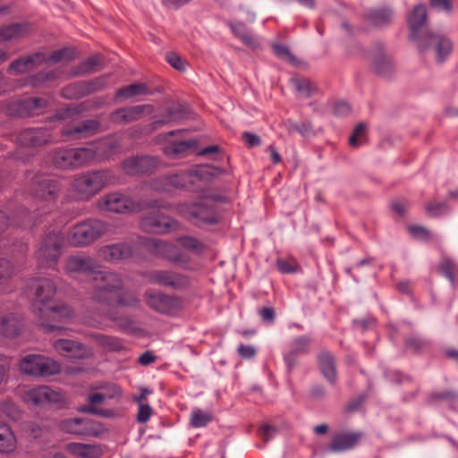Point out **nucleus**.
<instances>
[{
	"label": "nucleus",
	"instance_id": "f257e3e1",
	"mask_svg": "<svg viewBox=\"0 0 458 458\" xmlns=\"http://www.w3.org/2000/svg\"><path fill=\"white\" fill-rule=\"evenodd\" d=\"M92 289L90 299L95 303L106 307H123L138 309L140 307V299L136 292L123 291L124 282L118 273L99 270L92 276Z\"/></svg>",
	"mask_w": 458,
	"mask_h": 458
},
{
	"label": "nucleus",
	"instance_id": "f03ea898",
	"mask_svg": "<svg viewBox=\"0 0 458 458\" xmlns=\"http://www.w3.org/2000/svg\"><path fill=\"white\" fill-rule=\"evenodd\" d=\"M427 21V9L424 4L414 6L412 13L408 17V25L411 30V38L416 41L420 53L423 55L434 54L438 63H443L451 54L453 45L450 39L442 34L425 32L420 33V29Z\"/></svg>",
	"mask_w": 458,
	"mask_h": 458
},
{
	"label": "nucleus",
	"instance_id": "7ed1b4c3",
	"mask_svg": "<svg viewBox=\"0 0 458 458\" xmlns=\"http://www.w3.org/2000/svg\"><path fill=\"white\" fill-rule=\"evenodd\" d=\"M115 182L116 177L110 170L81 172L72 176L64 199L67 201L87 202Z\"/></svg>",
	"mask_w": 458,
	"mask_h": 458
},
{
	"label": "nucleus",
	"instance_id": "20e7f679",
	"mask_svg": "<svg viewBox=\"0 0 458 458\" xmlns=\"http://www.w3.org/2000/svg\"><path fill=\"white\" fill-rule=\"evenodd\" d=\"M26 286L28 294L32 299L31 310L35 316L36 324L45 333L60 329L55 325H48L45 318L46 308L50 306L49 303L56 293V285L54 281L46 277L30 278Z\"/></svg>",
	"mask_w": 458,
	"mask_h": 458
},
{
	"label": "nucleus",
	"instance_id": "39448f33",
	"mask_svg": "<svg viewBox=\"0 0 458 458\" xmlns=\"http://www.w3.org/2000/svg\"><path fill=\"white\" fill-rule=\"evenodd\" d=\"M109 231V225L99 219H87L71 228L68 240L73 247H85L96 242Z\"/></svg>",
	"mask_w": 458,
	"mask_h": 458
},
{
	"label": "nucleus",
	"instance_id": "423d86ee",
	"mask_svg": "<svg viewBox=\"0 0 458 458\" xmlns=\"http://www.w3.org/2000/svg\"><path fill=\"white\" fill-rule=\"evenodd\" d=\"M94 161V153L89 148H57L52 152L54 165L61 170H75Z\"/></svg>",
	"mask_w": 458,
	"mask_h": 458
},
{
	"label": "nucleus",
	"instance_id": "0eeeda50",
	"mask_svg": "<svg viewBox=\"0 0 458 458\" xmlns=\"http://www.w3.org/2000/svg\"><path fill=\"white\" fill-rule=\"evenodd\" d=\"M223 171L214 165H202L194 168L174 174L168 175L170 188L188 189L193 187L197 182H207L212 178L220 175Z\"/></svg>",
	"mask_w": 458,
	"mask_h": 458
},
{
	"label": "nucleus",
	"instance_id": "6e6552de",
	"mask_svg": "<svg viewBox=\"0 0 458 458\" xmlns=\"http://www.w3.org/2000/svg\"><path fill=\"white\" fill-rule=\"evenodd\" d=\"M64 245V235L61 231H52L41 240L36 252V258L40 267H52L62 255Z\"/></svg>",
	"mask_w": 458,
	"mask_h": 458
},
{
	"label": "nucleus",
	"instance_id": "1a4fd4ad",
	"mask_svg": "<svg viewBox=\"0 0 458 458\" xmlns=\"http://www.w3.org/2000/svg\"><path fill=\"white\" fill-rule=\"evenodd\" d=\"M20 369L22 374L47 377L61 372V365L55 360L40 354H28L20 361Z\"/></svg>",
	"mask_w": 458,
	"mask_h": 458
},
{
	"label": "nucleus",
	"instance_id": "9d476101",
	"mask_svg": "<svg viewBox=\"0 0 458 458\" xmlns=\"http://www.w3.org/2000/svg\"><path fill=\"white\" fill-rule=\"evenodd\" d=\"M148 282L178 292L187 291L191 286V278L186 274L170 269H156L146 274Z\"/></svg>",
	"mask_w": 458,
	"mask_h": 458
},
{
	"label": "nucleus",
	"instance_id": "9b49d317",
	"mask_svg": "<svg viewBox=\"0 0 458 458\" xmlns=\"http://www.w3.org/2000/svg\"><path fill=\"white\" fill-rule=\"evenodd\" d=\"M176 209L180 215L197 225H216L220 221L219 215L205 199L179 204Z\"/></svg>",
	"mask_w": 458,
	"mask_h": 458
},
{
	"label": "nucleus",
	"instance_id": "f8f14e48",
	"mask_svg": "<svg viewBox=\"0 0 458 458\" xmlns=\"http://www.w3.org/2000/svg\"><path fill=\"white\" fill-rule=\"evenodd\" d=\"M97 208L101 211L115 214H127L141 210L139 203L121 191H113L101 196L97 201Z\"/></svg>",
	"mask_w": 458,
	"mask_h": 458
},
{
	"label": "nucleus",
	"instance_id": "ddd939ff",
	"mask_svg": "<svg viewBox=\"0 0 458 458\" xmlns=\"http://www.w3.org/2000/svg\"><path fill=\"white\" fill-rule=\"evenodd\" d=\"M143 244L149 253L174 264L185 266L191 262V259L187 254L181 251L174 244L169 242L148 238Z\"/></svg>",
	"mask_w": 458,
	"mask_h": 458
},
{
	"label": "nucleus",
	"instance_id": "4468645a",
	"mask_svg": "<svg viewBox=\"0 0 458 458\" xmlns=\"http://www.w3.org/2000/svg\"><path fill=\"white\" fill-rule=\"evenodd\" d=\"M144 299L150 309L160 314L171 315L182 309V301L179 297L162 292L147 290L144 293Z\"/></svg>",
	"mask_w": 458,
	"mask_h": 458
},
{
	"label": "nucleus",
	"instance_id": "2eb2a0df",
	"mask_svg": "<svg viewBox=\"0 0 458 458\" xmlns=\"http://www.w3.org/2000/svg\"><path fill=\"white\" fill-rule=\"evenodd\" d=\"M19 145L28 148H39L55 142L52 131L47 127L25 128L16 136Z\"/></svg>",
	"mask_w": 458,
	"mask_h": 458
},
{
	"label": "nucleus",
	"instance_id": "dca6fc26",
	"mask_svg": "<svg viewBox=\"0 0 458 458\" xmlns=\"http://www.w3.org/2000/svg\"><path fill=\"white\" fill-rule=\"evenodd\" d=\"M140 227L149 233L165 234L179 230L180 224L175 219L163 214L149 213L141 218Z\"/></svg>",
	"mask_w": 458,
	"mask_h": 458
},
{
	"label": "nucleus",
	"instance_id": "f3484780",
	"mask_svg": "<svg viewBox=\"0 0 458 458\" xmlns=\"http://www.w3.org/2000/svg\"><path fill=\"white\" fill-rule=\"evenodd\" d=\"M49 102L43 98H29L11 103L6 109L9 115L31 117L41 114L48 107Z\"/></svg>",
	"mask_w": 458,
	"mask_h": 458
},
{
	"label": "nucleus",
	"instance_id": "a211bd4d",
	"mask_svg": "<svg viewBox=\"0 0 458 458\" xmlns=\"http://www.w3.org/2000/svg\"><path fill=\"white\" fill-rule=\"evenodd\" d=\"M22 400L30 406L50 405L61 403L63 394L48 386H39L25 391Z\"/></svg>",
	"mask_w": 458,
	"mask_h": 458
},
{
	"label": "nucleus",
	"instance_id": "6ab92c4d",
	"mask_svg": "<svg viewBox=\"0 0 458 458\" xmlns=\"http://www.w3.org/2000/svg\"><path fill=\"white\" fill-rule=\"evenodd\" d=\"M98 261L86 254L79 253L68 256L64 260V270L65 274L70 276H74L78 274H90L92 276L96 272H98Z\"/></svg>",
	"mask_w": 458,
	"mask_h": 458
},
{
	"label": "nucleus",
	"instance_id": "aec40b11",
	"mask_svg": "<svg viewBox=\"0 0 458 458\" xmlns=\"http://www.w3.org/2000/svg\"><path fill=\"white\" fill-rule=\"evenodd\" d=\"M313 338L310 335H303L293 338L288 350L284 353V360L287 370L291 372L298 365V357L310 352Z\"/></svg>",
	"mask_w": 458,
	"mask_h": 458
},
{
	"label": "nucleus",
	"instance_id": "412c9836",
	"mask_svg": "<svg viewBox=\"0 0 458 458\" xmlns=\"http://www.w3.org/2000/svg\"><path fill=\"white\" fill-rule=\"evenodd\" d=\"M63 190L59 180L49 177H38L33 182V196L43 201H54L61 194Z\"/></svg>",
	"mask_w": 458,
	"mask_h": 458
},
{
	"label": "nucleus",
	"instance_id": "4be33fe9",
	"mask_svg": "<svg viewBox=\"0 0 458 458\" xmlns=\"http://www.w3.org/2000/svg\"><path fill=\"white\" fill-rule=\"evenodd\" d=\"M159 165V160L152 156L130 157L123 161L121 167L130 176L151 173Z\"/></svg>",
	"mask_w": 458,
	"mask_h": 458
},
{
	"label": "nucleus",
	"instance_id": "5701e85b",
	"mask_svg": "<svg viewBox=\"0 0 458 458\" xmlns=\"http://www.w3.org/2000/svg\"><path fill=\"white\" fill-rule=\"evenodd\" d=\"M99 127L100 123L98 120H84L77 123L67 124L62 129L61 135L70 140H81L97 133Z\"/></svg>",
	"mask_w": 458,
	"mask_h": 458
},
{
	"label": "nucleus",
	"instance_id": "b1692460",
	"mask_svg": "<svg viewBox=\"0 0 458 458\" xmlns=\"http://www.w3.org/2000/svg\"><path fill=\"white\" fill-rule=\"evenodd\" d=\"M54 348L59 354L72 359H89L94 354L90 347L69 339H58L55 341Z\"/></svg>",
	"mask_w": 458,
	"mask_h": 458
},
{
	"label": "nucleus",
	"instance_id": "393cba45",
	"mask_svg": "<svg viewBox=\"0 0 458 458\" xmlns=\"http://www.w3.org/2000/svg\"><path fill=\"white\" fill-rule=\"evenodd\" d=\"M151 105H140L119 108L110 114V120L114 123H129L140 120L145 114L153 112Z\"/></svg>",
	"mask_w": 458,
	"mask_h": 458
},
{
	"label": "nucleus",
	"instance_id": "a878e982",
	"mask_svg": "<svg viewBox=\"0 0 458 458\" xmlns=\"http://www.w3.org/2000/svg\"><path fill=\"white\" fill-rule=\"evenodd\" d=\"M363 437L362 432H340L333 436L328 450L332 453H343L353 449Z\"/></svg>",
	"mask_w": 458,
	"mask_h": 458
},
{
	"label": "nucleus",
	"instance_id": "bb28decb",
	"mask_svg": "<svg viewBox=\"0 0 458 458\" xmlns=\"http://www.w3.org/2000/svg\"><path fill=\"white\" fill-rule=\"evenodd\" d=\"M89 148L94 153V161L97 159L105 160L120 150L121 140L115 137H107Z\"/></svg>",
	"mask_w": 458,
	"mask_h": 458
},
{
	"label": "nucleus",
	"instance_id": "cd10ccee",
	"mask_svg": "<svg viewBox=\"0 0 458 458\" xmlns=\"http://www.w3.org/2000/svg\"><path fill=\"white\" fill-rule=\"evenodd\" d=\"M133 254L132 248L126 242H118L103 246L99 249V255L106 261H119L131 258Z\"/></svg>",
	"mask_w": 458,
	"mask_h": 458
},
{
	"label": "nucleus",
	"instance_id": "c85d7f7f",
	"mask_svg": "<svg viewBox=\"0 0 458 458\" xmlns=\"http://www.w3.org/2000/svg\"><path fill=\"white\" fill-rule=\"evenodd\" d=\"M317 361L320 373L330 385L335 386L337 382V370L334 355L328 351H321Z\"/></svg>",
	"mask_w": 458,
	"mask_h": 458
},
{
	"label": "nucleus",
	"instance_id": "c756f323",
	"mask_svg": "<svg viewBox=\"0 0 458 458\" xmlns=\"http://www.w3.org/2000/svg\"><path fill=\"white\" fill-rule=\"evenodd\" d=\"M43 63H46L45 54L42 52H36L13 61L9 65V70L16 73H24Z\"/></svg>",
	"mask_w": 458,
	"mask_h": 458
},
{
	"label": "nucleus",
	"instance_id": "7c9ffc66",
	"mask_svg": "<svg viewBox=\"0 0 458 458\" xmlns=\"http://www.w3.org/2000/svg\"><path fill=\"white\" fill-rule=\"evenodd\" d=\"M64 449L79 458H100L103 454V450L98 445L72 442L66 444Z\"/></svg>",
	"mask_w": 458,
	"mask_h": 458
},
{
	"label": "nucleus",
	"instance_id": "2f4dec72",
	"mask_svg": "<svg viewBox=\"0 0 458 458\" xmlns=\"http://www.w3.org/2000/svg\"><path fill=\"white\" fill-rule=\"evenodd\" d=\"M30 30L29 23H11L0 27V43L16 41L25 37Z\"/></svg>",
	"mask_w": 458,
	"mask_h": 458
},
{
	"label": "nucleus",
	"instance_id": "473e14b6",
	"mask_svg": "<svg viewBox=\"0 0 458 458\" xmlns=\"http://www.w3.org/2000/svg\"><path fill=\"white\" fill-rule=\"evenodd\" d=\"M73 310L65 304L49 306L46 308L45 318L48 325H53L52 322L62 321L66 318L73 317Z\"/></svg>",
	"mask_w": 458,
	"mask_h": 458
},
{
	"label": "nucleus",
	"instance_id": "72a5a7b5",
	"mask_svg": "<svg viewBox=\"0 0 458 458\" xmlns=\"http://www.w3.org/2000/svg\"><path fill=\"white\" fill-rule=\"evenodd\" d=\"M197 144V140L192 139L182 141H173L164 148V153L167 157H171L184 156L189 150L194 148Z\"/></svg>",
	"mask_w": 458,
	"mask_h": 458
},
{
	"label": "nucleus",
	"instance_id": "f704fd0d",
	"mask_svg": "<svg viewBox=\"0 0 458 458\" xmlns=\"http://www.w3.org/2000/svg\"><path fill=\"white\" fill-rule=\"evenodd\" d=\"M16 445V437L10 427L0 423V453H12L15 450Z\"/></svg>",
	"mask_w": 458,
	"mask_h": 458
},
{
	"label": "nucleus",
	"instance_id": "c9c22d12",
	"mask_svg": "<svg viewBox=\"0 0 458 458\" xmlns=\"http://www.w3.org/2000/svg\"><path fill=\"white\" fill-rule=\"evenodd\" d=\"M21 324L13 314L4 317L0 321V333L6 337H13L19 334Z\"/></svg>",
	"mask_w": 458,
	"mask_h": 458
},
{
	"label": "nucleus",
	"instance_id": "e433bc0d",
	"mask_svg": "<svg viewBox=\"0 0 458 458\" xmlns=\"http://www.w3.org/2000/svg\"><path fill=\"white\" fill-rule=\"evenodd\" d=\"M149 89L148 86L144 83H136V84H131L126 87H123L119 89L116 93L115 97L123 98H131L133 97L140 96V95H148L149 94Z\"/></svg>",
	"mask_w": 458,
	"mask_h": 458
},
{
	"label": "nucleus",
	"instance_id": "4c0bfd02",
	"mask_svg": "<svg viewBox=\"0 0 458 458\" xmlns=\"http://www.w3.org/2000/svg\"><path fill=\"white\" fill-rule=\"evenodd\" d=\"M373 68L378 75L387 76L392 72L394 64L389 56L381 52L374 57Z\"/></svg>",
	"mask_w": 458,
	"mask_h": 458
},
{
	"label": "nucleus",
	"instance_id": "58836bf2",
	"mask_svg": "<svg viewBox=\"0 0 458 458\" xmlns=\"http://www.w3.org/2000/svg\"><path fill=\"white\" fill-rule=\"evenodd\" d=\"M61 428L64 432L69 434L86 435L88 433L82 419H66L61 422Z\"/></svg>",
	"mask_w": 458,
	"mask_h": 458
},
{
	"label": "nucleus",
	"instance_id": "ea45409f",
	"mask_svg": "<svg viewBox=\"0 0 458 458\" xmlns=\"http://www.w3.org/2000/svg\"><path fill=\"white\" fill-rule=\"evenodd\" d=\"M214 416L210 411H204L201 409L192 411L190 419V424L192 428H203L213 421Z\"/></svg>",
	"mask_w": 458,
	"mask_h": 458
},
{
	"label": "nucleus",
	"instance_id": "a19ab883",
	"mask_svg": "<svg viewBox=\"0 0 458 458\" xmlns=\"http://www.w3.org/2000/svg\"><path fill=\"white\" fill-rule=\"evenodd\" d=\"M99 64V57L90 56L73 69L72 75L84 76L95 72L97 71L96 67L98 66Z\"/></svg>",
	"mask_w": 458,
	"mask_h": 458
},
{
	"label": "nucleus",
	"instance_id": "79ce46f5",
	"mask_svg": "<svg viewBox=\"0 0 458 458\" xmlns=\"http://www.w3.org/2000/svg\"><path fill=\"white\" fill-rule=\"evenodd\" d=\"M62 95L65 98L72 99V98H80L88 95L86 85L84 81H79L75 83H72L62 90Z\"/></svg>",
	"mask_w": 458,
	"mask_h": 458
},
{
	"label": "nucleus",
	"instance_id": "37998d69",
	"mask_svg": "<svg viewBox=\"0 0 458 458\" xmlns=\"http://www.w3.org/2000/svg\"><path fill=\"white\" fill-rule=\"evenodd\" d=\"M176 241L181 245V247L195 254H200L205 250L204 244L198 239L191 236H181L178 237Z\"/></svg>",
	"mask_w": 458,
	"mask_h": 458
},
{
	"label": "nucleus",
	"instance_id": "c03bdc74",
	"mask_svg": "<svg viewBox=\"0 0 458 458\" xmlns=\"http://www.w3.org/2000/svg\"><path fill=\"white\" fill-rule=\"evenodd\" d=\"M233 34L238 37L245 45L254 47L256 41L247 30L246 26L242 22L230 24Z\"/></svg>",
	"mask_w": 458,
	"mask_h": 458
},
{
	"label": "nucleus",
	"instance_id": "a18cd8bd",
	"mask_svg": "<svg viewBox=\"0 0 458 458\" xmlns=\"http://www.w3.org/2000/svg\"><path fill=\"white\" fill-rule=\"evenodd\" d=\"M438 269L452 284H454V273L458 269V265L453 259L447 257L443 258Z\"/></svg>",
	"mask_w": 458,
	"mask_h": 458
},
{
	"label": "nucleus",
	"instance_id": "49530a36",
	"mask_svg": "<svg viewBox=\"0 0 458 458\" xmlns=\"http://www.w3.org/2000/svg\"><path fill=\"white\" fill-rule=\"evenodd\" d=\"M95 390H101L102 394H104L106 399L111 400V399H121L123 396V391L122 388L113 383H106L98 385L94 387Z\"/></svg>",
	"mask_w": 458,
	"mask_h": 458
},
{
	"label": "nucleus",
	"instance_id": "de8ad7c7",
	"mask_svg": "<svg viewBox=\"0 0 458 458\" xmlns=\"http://www.w3.org/2000/svg\"><path fill=\"white\" fill-rule=\"evenodd\" d=\"M393 16L389 9L374 10L369 13V19L374 25L382 26L387 24Z\"/></svg>",
	"mask_w": 458,
	"mask_h": 458
},
{
	"label": "nucleus",
	"instance_id": "09e8293b",
	"mask_svg": "<svg viewBox=\"0 0 458 458\" xmlns=\"http://www.w3.org/2000/svg\"><path fill=\"white\" fill-rule=\"evenodd\" d=\"M404 344L408 350L415 353L420 352L428 346V342L418 335L406 337Z\"/></svg>",
	"mask_w": 458,
	"mask_h": 458
},
{
	"label": "nucleus",
	"instance_id": "8fccbe9b",
	"mask_svg": "<svg viewBox=\"0 0 458 458\" xmlns=\"http://www.w3.org/2000/svg\"><path fill=\"white\" fill-rule=\"evenodd\" d=\"M75 56V50L70 47H64L54 51L49 57H46V62L57 63L62 61H70Z\"/></svg>",
	"mask_w": 458,
	"mask_h": 458
},
{
	"label": "nucleus",
	"instance_id": "3c124183",
	"mask_svg": "<svg viewBox=\"0 0 458 458\" xmlns=\"http://www.w3.org/2000/svg\"><path fill=\"white\" fill-rule=\"evenodd\" d=\"M95 338L101 346L110 351H119L123 348V344L116 337L105 335H97Z\"/></svg>",
	"mask_w": 458,
	"mask_h": 458
},
{
	"label": "nucleus",
	"instance_id": "603ef678",
	"mask_svg": "<svg viewBox=\"0 0 458 458\" xmlns=\"http://www.w3.org/2000/svg\"><path fill=\"white\" fill-rule=\"evenodd\" d=\"M88 95L104 89L108 83V76H101L89 81H84Z\"/></svg>",
	"mask_w": 458,
	"mask_h": 458
},
{
	"label": "nucleus",
	"instance_id": "864d4df0",
	"mask_svg": "<svg viewBox=\"0 0 458 458\" xmlns=\"http://www.w3.org/2000/svg\"><path fill=\"white\" fill-rule=\"evenodd\" d=\"M12 223L19 227L32 226L31 216L25 208L21 209L12 217Z\"/></svg>",
	"mask_w": 458,
	"mask_h": 458
},
{
	"label": "nucleus",
	"instance_id": "5fc2aeb1",
	"mask_svg": "<svg viewBox=\"0 0 458 458\" xmlns=\"http://www.w3.org/2000/svg\"><path fill=\"white\" fill-rule=\"evenodd\" d=\"M272 47L274 53L279 58L285 60L292 64H297V58L291 53L290 49L286 46L275 44Z\"/></svg>",
	"mask_w": 458,
	"mask_h": 458
},
{
	"label": "nucleus",
	"instance_id": "6e6d98bb",
	"mask_svg": "<svg viewBox=\"0 0 458 458\" xmlns=\"http://www.w3.org/2000/svg\"><path fill=\"white\" fill-rule=\"evenodd\" d=\"M458 399V392L454 390H445L441 392H433L429 395L430 402H453Z\"/></svg>",
	"mask_w": 458,
	"mask_h": 458
},
{
	"label": "nucleus",
	"instance_id": "4d7b16f0",
	"mask_svg": "<svg viewBox=\"0 0 458 458\" xmlns=\"http://www.w3.org/2000/svg\"><path fill=\"white\" fill-rule=\"evenodd\" d=\"M13 266L10 260L4 258L0 259V284L9 280L13 274Z\"/></svg>",
	"mask_w": 458,
	"mask_h": 458
},
{
	"label": "nucleus",
	"instance_id": "13d9d810",
	"mask_svg": "<svg viewBox=\"0 0 458 458\" xmlns=\"http://www.w3.org/2000/svg\"><path fill=\"white\" fill-rule=\"evenodd\" d=\"M104 317L115 323L123 330L130 329L132 326V320L128 316H116L113 312H106Z\"/></svg>",
	"mask_w": 458,
	"mask_h": 458
},
{
	"label": "nucleus",
	"instance_id": "bf43d9fd",
	"mask_svg": "<svg viewBox=\"0 0 458 458\" xmlns=\"http://www.w3.org/2000/svg\"><path fill=\"white\" fill-rule=\"evenodd\" d=\"M166 62L174 69L184 72L186 70L187 62L183 60L180 55L174 52H168L165 55Z\"/></svg>",
	"mask_w": 458,
	"mask_h": 458
},
{
	"label": "nucleus",
	"instance_id": "052dcab7",
	"mask_svg": "<svg viewBox=\"0 0 458 458\" xmlns=\"http://www.w3.org/2000/svg\"><path fill=\"white\" fill-rule=\"evenodd\" d=\"M56 78V75L54 72H41L37 73L36 75H33L30 78V83L33 87H38L42 83L47 81H53Z\"/></svg>",
	"mask_w": 458,
	"mask_h": 458
},
{
	"label": "nucleus",
	"instance_id": "680f3d73",
	"mask_svg": "<svg viewBox=\"0 0 458 458\" xmlns=\"http://www.w3.org/2000/svg\"><path fill=\"white\" fill-rule=\"evenodd\" d=\"M366 131V126L363 123H359L354 131L352 136L349 138V144L353 147L357 148L360 145L361 139L365 136Z\"/></svg>",
	"mask_w": 458,
	"mask_h": 458
},
{
	"label": "nucleus",
	"instance_id": "e2e57ef3",
	"mask_svg": "<svg viewBox=\"0 0 458 458\" xmlns=\"http://www.w3.org/2000/svg\"><path fill=\"white\" fill-rule=\"evenodd\" d=\"M150 188L158 192L170 191L171 188L168 175L152 180L150 182Z\"/></svg>",
	"mask_w": 458,
	"mask_h": 458
},
{
	"label": "nucleus",
	"instance_id": "0e129e2a",
	"mask_svg": "<svg viewBox=\"0 0 458 458\" xmlns=\"http://www.w3.org/2000/svg\"><path fill=\"white\" fill-rule=\"evenodd\" d=\"M425 208L428 216H438L448 210V206L445 203H428Z\"/></svg>",
	"mask_w": 458,
	"mask_h": 458
},
{
	"label": "nucleus",
	"instance_id": "69168bd1",
	"mask_svg": "<svg viewBox=\"0 0 458 458\" xmlns=\"http://www.w3.org/2000/svg\"><path fill=\"white\" fill-rule=\"evenodd\" d=\"M287 130L289 133L299 132L301 135H305L311 131L312 126L310 122H303L301 123H290Z\"/></svg>",
	"mask_w": 458,
	"mask_h": 458
},
{
	"label": "nucleus",
	"instance_id": "338daca9",
	"mask_svg": "<svg viewBox=\"0 0 458 458\" xmlns=\"http://www.w3.org/2000/svg\"><path fill=\"white\" fill-rule=\"evenodd\" d=\"M152 408L148 403L146 404H139V411L137 413V421L140 423H145L147 422L151 414H152Z\"/></svg>",
	"mask_w": 458,
	"mask_h": 458
},
{
	"label": "nucleus",
	"instance_id": "774afa93",
	"mask_svg": "<svg viewBox=\"0 0 458 458\" xmlns=\"http://www.w3.org/2000/svg\"><path fill=\"white\" fill-rule=\"evenodd\" d=\"M237 353L242 359L250 360L255 357L257 350L252 345L240 344L237 348Z\"/></svg>",
	"mask_w": 458,
	"mask_h": 458
}]
</instances>
